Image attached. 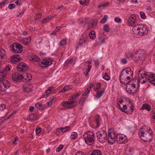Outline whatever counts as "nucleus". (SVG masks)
<instances>
[{
  "label": "nucleus",
  "instance_id": "f03ea898",
  "mask_svg": "<svg viewBox=\"0 0 155 155\" xmlns=\"http://www.w3.org/2000/svg\"><path fill=\"white\" fill-rule=\"evenodd\" d=\"M138 79L140 83L144 84L147 81L155 86V74H149L147 72L142 71L140 70L138 71Z\"/></svg>",
  "mask_w": 155,
  "mask_h": 155
},
{
  "label": "nucleus",
  "instance_id": "f704fd0d",
  "mask_svg": "<svg viewBox=\"0 0 155 155\" xmlns=\"http://www.w3.org/2000/svg\"><path fill=\"white\" fill-rule=\"evenodd\" d=\"M90 155H102L101 152L98 150H94Z\"/></svg>",
  "mask_w": 155,
  "mask_h": 155
},
{
  "label": "nucleus",
  "instance_id": "dca6fc26",
  "mask_svg": "<svg viewBox=\"0 0 155 155\" xmlns=\"http://www.w3.org/2000/svg\"><path fill=\"white\" fill-rule=\"evenodd\" d=\"M88 39L87 35L86 34H84L80 39L78 45L81 46L84 45L88 41Z\"/></svg>",
  "mask_w": 155,
  "mask_h": 155
},
{
  "label": "nucleus",
  "instance_id": "0eeeda50",
  "mask_svg": "<svg viewBox=\"0 0 155 155\" xmlns=\"http://www.w3.org/2000/svg\"><path fill=\"white\" fill-rule=\"evenodd\" d=\"M97 137L99 141L104 142L105 140H108V137L106 131L104 130H101L97 132L96 133Z\"/></svg>",
  "mask_w": 155,
  "mask_h": 155
},
{
  "label": "nucleus",
  "instance_id": "9d476101",
  "mask_svg": "<svg viewBox=\"0 0 155 155\" xmlns=\"http://www.w3.org/2000/svg\"><path fill=\"white\" fill-rule=\"evenodd\" d=\"M127 85L126 90L128 93L133 94L137 92V89L136 87L135 84H130V82H129Z\"/></svg>",
  "mask_w": 155,
  "mask_h": 155
},
{
  "label": "nucleus",
  "instance_id": "864d4df0",
  "mask_svg": "<svg viewBox=\"0 0 155 155\" xmlns=\"http://www.w3.org/2000/svg\"><path fill=\"white\" fill-rule=\"evenodd\" d=\"M109 27L108 25H105L103 28V30L104 31L107 32L109 31Z\"/></svg>",
  "mask_w": 155,
  "mask_h": 155
},
{
  "label": "nucleus",
  "instance_id": "e433bc0d",
  "mask_svg": "<svg viewBox=\"0 0 155 155\" xmlns=\"http://www.w3.org/2000/svg\"><path fill=\"white\" fill-rule=\"evenodd\" d=\"M101 87V83H97L96 84V85L94 87V90L95 91H98V90Z\"/></svg>",
  "mask_w": 155,
  "mask_h": 155
},
{
  "label": "nucleus",
  "instance_id": "13d9d810",
  "mask_svg": "<svg viewBox=\"0 0 155 155\" xmlns=\"http://www.w3.org/2000/svg\"><path fill=\"white\" fill-rule=\"evenodd\" d=\"M63 147V146L62 145H60L56 149V151L57 152H59Z\"/></svg>",
  "mask_w": 155,
  "mask_h": 155
},
{
  "label": "nucleus",
  "instance_id": "49530a36",
  "mask_svg": "<svg viewBox=\"0 0 155 155\" xmlns=\"http://www.w3.org/2000/svg\"><path fill=\"white\" fill-rule=\"evenodd\" d=\"M96 26V24L94 22H91L89 24L88 28H93Z\"/></svg>",
  "mask_w": 155,
  "mask_h": 155
},
{
  "label": "nucleus",
  "instance_id": "ddd939ff",
  "mask_svg": "<svg viewBox=\"0 0 155 155\" xmlns=\"http://www.w3.org/2000/svg\"><path fill=\"white\" fill-rule=\"evenodd\" d=\"M121 74L122 75L124 74L125 75L124 76H127V78L130 79L133 77V72L130 68H128L123 70Z\"/></svg>",
  "mask_w": 155,
  "mask_h": 155
},
{
  "label": "nucleus",
  "instance_id": "423d86ee",
  "mask_svg": "<svg viewBox=\"0 0 155 155\" xmlns=\"http://www.w3.org/2000/svg\"><path fill=\"white\" fill-rule=\"evenodd\" d=\"M122 136H123V135L120 134H118L116 135L114 132L109 133L108 136V142L109 143L112 145L115 143L116 140L119 141Z\"/></svg>",
  "mask_w": 155,
  "mask_h": 155
},
{
  "label": "nucleus",
  "instance_id": "c756f323",
  "mask_svg": "<svg viewBox=\"0 0 155 155\" xmlns=\"http://www.w3.org/2000/svg\"><path fill=\"white\" fill-rule=\"evenodd\" d=\"M54 16L50 15L47 17L45 18L42 21V22L43 23H46L51 21V19L54 18Z\"/></svg>",
  "mask_w": 155,
  "mask_h": 155
},
{
  "label": "nucleus",
  "instance_id": "412c9836",
  "mask_svg": "<svg viewBox=\"0 0 155 155\" xmlns=\"http://www.w3.org/2000/svg\"><path fill=\"white\" fill-rule=\"evenodd\" d=\"M28 57L30 60L32 61L38 62L39 61V58L32 53L28 54Z\"/></svg>",
  "mask_w": 155,
  "mask_h": 155
},
{
  "label": "nucleus",
  "instance_id": "5701e85b",
  "mask_svg": "<svg viewBox=\"0 0 155 155\" xmlns=\"http://www.w3.org/2000/svg\"><path fill=\"white\" fill-rule=\"evenodd\" d=\"M32 88V86L31 84H25L23 86V90L25 92L29 93L31 92Z\"/></svg>",
  "mask_w": 155,
  "mask_h": 155
},
{
  "label": "nucleus",
  "instance_id": "9b49d317",
  "mask_svg": "<svg viewBox=\"0 0 155 155\" xmlns=\"http://www.w3.org/2000/svg\"><path fill=\"white\" fill-rule=\"evenodd\" d=\"M137 52L134 54V60L137 61L139 60H141L145 56V53L143 51L139 50L136 51Z\"/></svg>",
  "mask_w": 155,
  "mask_h": 155
},
{
  "label": "nucleus",
  "instance_id": "393cba45",
  "mask_svg": "<svg viewBox=\"0 0 155 155\" xmlns=\"http://www.w3.org/2000/svg\"><path fill=\"white\" fill-rule=\"evenodd\" d=\"M24 75L23 76V80H26L27 81H29L30 80H31L32 79V76L31 75V74H28L27 73L25 72L23 73Z\"/></svg>",
  "mask_w": 155,
  "mask_h": 155
},
{
  "label": "nucleus",
  "instance_id": "603ef678",
  "mask_svg": "<svg viewBox=\"0 0 155 155\" xmlns=\"http://www.w3.org/2000/svg\"><path fill=\"white\" fill-rule=\"evenodd\" d=\"M103 78L106 81H108L110 80V78L109 76L106 73H105L104 75L103 76Z\"/></svg>",
  "mask_w": 155,
  "mask_h": 155
},
{
  "label": "nucleus",
  "instance_id": "338daca9",
  "mask_svg": "<svg viewBox=\"0 0 155 155\" xmlns=\"http://www.w3.org/2000/svg\"><path fill=\"white\" fill-rule=\"evenodd\" d=\"M94 62L95 63V65L96 66H98L99 64V62L98 60H94Z\"/></svg>",
  "mask_w": 155,
  "mask_h": 155
},
{
  "label": "nucleus",
  "instance_id": "a878e982",
  "mask_svg": "<svg viewBox=\"0 0 155 155\" xmlns=\"http://www.w3.org/2000/svg\"><path fill=\"white\" fill-rule=\"evenodd\" d=\"M31 40V37H29L22 39L21 41V42L23 45H27L30 43Z\"/></svg>",
  "mask_w": 155,
  "mask_h": 155
},
{
  "label": "nucleus",
  "instance_id": "39448f33",
  "mask_svg": "<svg viewBox=\"0 0 155 155\" xmlns=\"http://www.w3.org/2000/svg\"><path fill=\"white\" fill-rule=\"evenodd\" d=\"M83 138L85 143L89 146L92 145L94 142V134L91 131H86L83 135Z\"/></svg>",
  "mask_w": 155,
  "mask_h": 155
},
{
  "label": "nucleus",
  "instance_id": "79ce46f5",
  "mask_svg": "<svg viewBox=\"0 0 155 155\" xmlns=\"http://www.w3.org/2000/svg\"><path fill=\"white\" fill-rule=\"evenodd\" d=\"M100 115H97L95 118L96 123L97 124L96 127H98L100 124H99V120L100 118Z\"/></svg>",
  "mask_w": 155,
  "mask_h": 155
},
{
  "label": "nucleus",
  "instance_id": "f8f14e48",
  "mask_svg": "<svg viewBox=\"0 0 155 155\" xmlns=\"http://www.w3.org/2000/svg\"><path fill=\"white\" fill-rule=\"evenodd\" d=\"M148 32L147 26L144 25L140 24L139 31L138 33L140 36H143L146 35Z\"/></svg>",
  "mask_w": 155,
  "mask_h": 155
},
{
  "label": "nucleus",
  "instance_id": "bb28decb",
  "mask_svg": "<svg viewBox=\"0 0 155 155\" xmlns=\"http://www.w3.org/2000/svg\"><path fill=\"white\" fill-rule=\"evenodd\" d=\"M134 152V149L131 147H127L125 150V153L128 155H132Z\"/></svg>",
  "mask_w": 155,
  "mask_h": 155
},
{
  "label": "nucleus",
  "instance_id": "052dcab7",
  "mask_svg": "<svg viewBox=\"0 0 155 155\" xmlns=\"http://www.w3.org/2000/svg\"><path fill=\"white\" fill-rule=\"evenodd\" d=\"M15 5L14 4H11L8 5V8L10 9H12L15 7Z\"/></svg>",
  "mask_w": 155,
  "mask_h": 155
},
{
  "label": "nucleus",
  "instance_id": "473e14b6",
  "mask_svg": "<svg viewBox=\"0 0 155 155\" xmlns=\"http://www.w3.org/2000/svg\"><path fill=\"white\" fill-rule=\"evenodd\" d=\"M142 109L143 110L146 109L148 111H149L151 109L150 106L147 104H144L142 107Z\"/></svg>",
  "mask_w": 155,
  "mask_h": 155
},
{
  "label": "nucleus",
  "instance_id": "1a4fd4ad",
  "mask_svg": "<svg viewBox=\"0 0 155 155\" xmlns=\"http://www.w3.org/2000/svg\"><path fill=\"white\" fill-rule=\"evenodd\" d=\"M11 48L12 52L14 53H20L22 51V47L19 43H13L11 46Z\"/></svg>",
  "mask_w": 155,
  "mask_h": 155
},
{
  "label": "nucleus",
  "instance_id": "7ed1b4c3",
  "mask_svg": "<svg viewBox=\"0 0 155 155\" xmlns=\"http://www.w3.org/2000/svg\"><path fill=\"white\" fill-rule=\"evenodd\" d=\"M81 93H76L73 94L70 97V99L68 101L62 103V105L64 107L69 108H72L77 105L75 100L81 95Z\"/></svg>",
  "mask_w": 155,
  "mask_h": 155
},
{
  "label": "nucleus",
  "instance_id": "a211bd4d",
  "mask_svg": "<svg viewBox=\"0 0 155 155\" xmlns=\"http://www.w3.org/2000/svg\"><path fill=\"white\" fill-rule=\"evenodd\" d=\"M10 70L9 66H7V67L3 70L0 71V81L3 79H5L4 78H5L7 73V71H9Z\"/></svg>",
  "mask_w": 155,
  "mask_h": 155
},
{
  "label": "nucleus",
  "instance_id": "4d7b16f0",
  "mask_svg": "<svg viewBox=\"0 0 155 155\" xmlns=\"http://www.w3.org/2000/svg\"><path fill=\"white\" fill-rule=\"evenodd\" d=\"M114 20L116 22L118 23H120L121 21V19L117 17H115L114 18Z\"/></svg>",
  "mask_w": 155,
  "mask_h": 155
},
{
  "label": "nucleus",
  "instance_id": "ea45409f",
  "mask_svg": "<svg viewBox=\"0 0 155 155\" xmlns=\"http://www.w3.org/2000/svg\"><path fill=\"white\" fill-rule=\"evenodd\" d=\"M55 98L54 96L52 97V98L50 100V102H47V104L48 106L50 107L52 105L53 102Z\"/></svg>",
  "mask_w": 155,
  "mask_h": 155
},
{
  "label": "nucleus",
  "instance_id": "680f3d73",
  "mask_svg": "<svg viewBox=\"0 0 155 155\" xmlns=\"http://www.w3.org/2000/svg\"><path fill=\"white\" fill-rule=\"evenodd\" d=\"M64 87L65 88V90L67 91L72 88L71 86L69 85L65 86Z\"/></svg>",
  "mask_w": 155,
  "mask_h": 155
},
{
  "label": "nucleus",
  "instance_id": "de8ad7c7",
  "mask_svg": "<svg viewBox=\"0 0 155 155\" xmlns=\"http://www.w3.org/2000/svg\"><path fill=\"white\" fill-rule=\"evenodd\" d=\"M66 40L65 39H62L59 42V45L60 46H63L66 44Z\"/></svg>",
  "mask_w": 155,
  "mask_h": 155
},
{
  "label": "nucleus",
  "instance_id": "72a5a7b5",
  "mask_svg": "<svg viewBox=\"0 0 155 155\" xmlns=\"http://www.w3.org/2000/svg\"><path fill=\"white\" fill-rule=\"evenodd\" d=\"M5 50L0 48V56L2 59H3L5 56Z\"/></svg>",
  "mask_w": 155,
  "mask_h": 155
},
{
  "label": "nucleus",
  "instance_id": "69168bd1",
  "mask_svg": "<svg viewBox=\"0 0 155 155\" xmlns=\"http://www.w3.org/2000/svg\"><path fill=\"white\" fill-rule=\"evenodd\" d=\"M79 2L80 4L81 5H87V3H85V2H84L81 0H79Z\"/></svg>",
  "mask_w": 155,
  "mask_h": 155
},
{
  "label": "nucleus",
  "instance_id": "b1692460",
  "mask_svg": "<svg viewBox=\"0 0 155 155\" xmlns=\"http://www.w3.org/2000/svg\"><path fill=\"white\" fill-rule=\"evenodd\" d=\"M38 114L37 113H31L29 115V117L27 119L28 120H31L32 122H36L35 121L38 119Z\"/></svg>",
  "mask_w": 155,
  "mask_h": 155
},
{
  "label": "nucleus",
  "instance_id": "6ab92c4d",
  "mask_svg": "<svg viewBox=\"0 0 155 155\" xmlns=\"http://www.w3.org/2000/svg\"><path fill=\"white\" fill-rule=\"evenodd\" d=\"M125 74L122 75L120 74V83L123 84H127L130 82L129 81H128V80H130V79L128 78L127 77V76H124Z\"/></svg>",
  "mask_w": 155,
  "mask_h": 155
},
{
  "label": "nucleus",
  "instance_id": "2eb2a0df",
  "mask_svg": "<svg viewBox=\"0 0 155 155\" xmlns=\"http://www.w3.org/2000/svg\"><path fill=\"white\" fill-rule=\"evenodd\" d=\"M23 75L18 73H16L12 75V79L13 81L16 82L21 81L23 80Z\"/></svg>",
  "mask_w": 155,
  "mask_h": 155
},
{
  "label": "nucleus",
  "instance_id": "37998d69",
  "mask_svg": "<svg viewBox=\"0 0 155 155\" xmlns=\"http://www.w3.org/2000/svg\"><path fill=\"white\" fill-rule=\"evenodd\" d=\"M78 136V134L74 132H72L71 136V138L72 139H75Z\"/></svg>",
  "mask_w": 155,
  "mask_h": 155
},
{
  "label": "nucleus",
  "instance_id": "3c124183",
  "mask_svg": "<svg viewBox=\"0 0 155 155\" xmlns=\"http://www.w3.org/2000/svg\"><path fill=\"white\" fill-rule=\"evenodd\" d=\"M107 18V15H105L104 18H102L101 20V23H104L106 21Z\"/></svg>",
  "mask_w": 155,
  "mask_h": 155
},
{
  "label": "nucleus",
  "instance_id": "0e129e2a",
  "mask_svg": "<svg viewBox=\"0 0 155 155\" xmlns=\"http://www.w3.org/2000/svg\"><path fill=\"white\" fill-rule=\"evenodd\" d=\"M18 140V138L17 137H15V139L13 141L12 143L15 144H17V141Z\"/></svg>",
  "mask_w": 155,
  "mask_h": 155
},
{
  "label": "nucleus",
  "instance_id": "6e6d98bb",
  "mask_svg": "<svg viewBox=\"0 0 155 155\" xmlns=\"http://www.w3.org/2000/svg\"><path fill=\"white\" fill-rule=\"evenodd\" d=\"M141 18L142 19H144L146 18V16L145 13L143 12H141L140 13Z\"/></svg>",
  "mask_w": 155,
  "mask_h": 155
},
{
  "label": "nucleus",
  "instance_id": "774afa93",
  "mask_svg": "<svg viewBox=\"0 0 155 155\" xmlns=\"http://www.w3.org/2000/svg\"><path fill=\"white\" fill-rule=\"evenodd\" d=\"M34 108L32 106H31L29 107V110L30 112H32L34 110Z\"/></svg>",
  "mask_w": 155,
  "mask_h": 155
},
{
  "label": "nucleus",
  "instance_id": "4c0bfd02",
  "mask_svg": "<svg viewBox=\"0 0 155 155\" xmlns=\"http://www.w3.org/2000/svg\"><path fill=\"white\" fill-rule=\"evenodd\" d=\"M54 89V87H49L48 89L45 91V93L46 94H49L51 93L52 91Z\"/></svg>",
  "mask_w": 155,
  "mask_h": 155
},
{
  "label": "nucleus",
  "instance_id": "bf43d9fd",
  "mask_svg": "<svg viewBox=\"0 0 155 155\" xmlns=\"http://www.w3.org/2000/svg\"><path fill=\"white\" fill-rule=\"evenodd\" d=\"M75 155H85V154L82 151H79L76 153Z\"/></svg>",
  "mask_w": 155,
  "mask_h": 155
},
{
  "label": "nucleus",
  "instance_id": "a18cd8bd",
  "mask_svg": "<svg viewBox=\"0 0 155 155\" xmlns=\"http://www.w3.org/2000/svg\"><path fill=\"white\" fill-rule=\"evenodd\" d=\"M140 26V24L138 25H135V26H134L133 28V30L134 31H138L137 32L138 33V31H139Z\"/></svg>",
  "mask_w": 155,
  "mask_h": 155
},
{
  "label": "nucleus",
  "instance_id": "7c9ffc66",
  "mask_svg": "<svg viewBox=\"0 0 155 155\" xmlns=\"http://www.w3.org/2000/svg\"><path fill=\"white\" fill-rule=\"evenodd\" d=\"M121 138L119 140V143H124L127 141V137L123 135V136L121 137Z\"/></svg>",
  "mask_w": 155,
  "mask_h": 155
},
{
  "label": "nucleus",
  "instance_id": "09e8293b",
  "mask_svg": "<svg viewBox=\"0 0 155 155\" xmlns=\"http://www.w3.org/2000/svg\"><path fill=\"white\" fill-rule=\"evenodd\" d=\"M90 92V90H89L88 88H86L85 91L83 92V95L84 96H88V94Z\"/></svg>",
  "mask_w": 155,
  "mask_h": 155
},
{
  "label": "nucleus",
  "instance_id": "58836bf2",
  "mask_svg": "<svg viewBox=\"0 0 155 155\" xmlns=\"http://www.w3.org/2000/svg\"><path fill=\"white\" fill-rule=\"evenodd\" d=\"M134 55H133V54L130 52H129L127 53H125V56L128 58H134Z\"/></svg>",
  "mask_w": 155,
  "mask_h": 155
},
{
  "label": "nucleus",
  "instance_id": "aec40b11",
  "mask_svg": "<svg viewBox=\"0 0 155 155\" xmlns=\"http://www.w3.org/2000/svg\"><path fill=\"white\" fill-rule=\"evenodd\" d=\"M136 17L134 14L131 15L127 21V24L130 26H133L135 22Z\"/></svg>",
  "mask_w": 155,
  "mask_h": 155
},
{
  "label": "nucleus",
  "instance_id": "f3484780",
  "mask_svg": "<svg viewBox=\"0 0 155 155\" xmlns=\"http://www.w3.org/2000/svg\"><path fill=\"white\" fill-rule=\"evenodd\" d=\"M18 70L20 71H26L28 69L27 65L23 62L19 63L17 66Z\"/></svg>",
  "mask_w": 155,
  "mask_h": 155
},
{
  "label": "nucleus",
  "instance_id": "4be33fe9",
  "mask_svg": "<svg viewBox=\"0 0 155 155\" xmlns=\"http://www.w3.org/2000/svg\"><path fill=\"white\" fill-rule=\"evenodd\" d=\"M20 60V57L17 54H14L11 57V62L13 64H15L17 62L19 61Z\"/></svg>",
  "mask_w": 155,
  "mask_h": 155
},
{
  "label": "nucleus",
  "instance_id": "c9c22d12",
  "mask_svg": "<svg viewBox=\"0 0 155 155\" xmlns=\"http://www.w3.org/2000/svg\"><path fill=\"white\" fill-rule=\"evenodd\" d=\"M89 36L92 39H94L96 37L95 32L94 31L90 32L89 34Z\"/></svg>",
  "mask_w": 155,
  "mask_h": 155
},
{
  "label": "nucleus",
  "instance_id": "20e7f679",
  "mask_svg": "<svg viewBox=\"0 0 155 155\" xmlns=\"http://www.w3.org/2000/svg\"><path fill=\"white\" fill-rule=\"evenodd\" d=\"M123 101V100L122 99L117 100L116 102L117 107L123 112L127 114H132L134 111L133 105L131 103L130 104L129 106H127L126 104H123L122 107L120 106V104Z\"/></svg>",
  "mask_w": 155,
  "mask_h": 155
},
{
  "label": "nucleus",
  "instance_id": "c03bdc74",
  "mask_svg": "<svg viewBox=\"0 0 155 155\" xmlns=\"http://www.w3.org/2000/svg\"><path fill=\"white\" fill-rule=\"evenodd\" d=\"M8 0H5L0 3V7L2 8L5 6V5H7L8 3Z\"/></svg>",
  "mask_w": 155,
  "mask_h": 155
},
{
  "label": "nucleus",
  "instance_id": "a19ab883",
  "mask_svg": "<svg viewBox=\"0 0 155 155\" xmlns=\"http://www.w3.org/2000/svg\"><path fill=\"white\" fill-rule=\"evenodd\" d=\"M70 128V127H66L64 128H61L59 129L62 133H64L68 130Z\"/></svg>",
  "mask_w": 155,
  "mask_h": 155
},
{
  "label": "nucleus",
  "instance_id": "e2e57ef3",
  "mask_svg": "<svg viewBox=\"0 0 155 155\" xmlns=\"http://www.w3.org/2000/svg\"><path fill=\"white\" fill-rule=\"evenodd\" d=\"M121 62L123 64H125L126 63L127 61L125 58H122L121 59Z\"/></svg>",
  "mask_w": 155,
  "mask_h": 155
},
{
  "label": "nucleus",
  "instance_id": "4468645a",
  "mask_svg": "<svg viewBox=\"0 0 155 155\" xmlns=\"http://www.w3.org/2000/svg\"><path fill=\"white\" fill-rule=\"evenodd\" d=\"M52 63V60L50 58L43 59L41 64H39V68H43L47 67L51 65Z\"/></svg>",
  "mask_w": 155,
  "mask_h": 155
},
{
  "label": "nucleus",
  "instance_id": "8fccbe9b",
  "mask_svg": "<svg viewBox=\"0 0 155 155\" xmlns=\"http://www.w3.org/2000/svg\"><path fill=\"white\" fill-rule=\"evenodd\" d=\"M6 106L4 104H0V110L3 111L6 108Z\"/></svg>",
  "mask_w": 155,
  "mask_h": 155
},
{
  "label": "nucleus",
  "instance_id": "5fc2aeb1",
  "mask_svg": "<svg viewBox=\"0 0 155 155\" xmlns=\"http://www.w3.org/2000/svg\"><path fill=\"white\" fill-rule=\"evenodd\" d=\"M91 65L89 64L87 66V69L86 71V73H85L84 74L85 75H87L89 72L91 70Z\"/></svg>",
  "mask_w": 155,
  "mask_h": 155
},
{
  "label": "nucleus",
  "instance_id": "c85d7f7f",
  "mask_svg": "<svg viewBox=\"0 0 155 155\" xmlns=\"http://www.w3.org/2000/svg\"><path fill=\"white\" fill-rule=\"evenodd\" d=\"M104 90L103 89L100 91H95L96 92V95H95L96 97L97 98H99L101 97L104 93Z\"/></svg>",
  "mask_w": 155,
  "mask_h": 155
},
{
  "label": "nucleus",
  "instance_id": "2f4dec72",
  "mask_svg": "<svg viewBox=\"0 0 155 155\" xmlns=\"http://www.w3.org/2000/svg\"><path fill=\"white\" fill-rule=\"evenodd\" d=\"M98 38L101 43H103L105 42L106 38L103 34H101L98 35Z\"/></svg>",
  "mask_w": 155,
  "mask_h": 155
},
{
  "label": "nucleus",
  "instance_id": "f257e3e1",
  "mask_svg": "<svg viewBox=\"0 0 155 155\" xmlns=\"http://www.w3.org/2000/svg\"><path fill=\"white\" fill-rule=\"evenodd\" d=\"M138 134L140 137L145 142H150L153 139L152 130L146 126H144L140 128Z\"/></svg>",
  "mask_w": 155,
  "mask_h": 155
},
{
  "label": "nucleus",
  "instance_id": "cd10ccee",
  "mask_svg": "<svg viewBox=\"0 0 155 155\" xmlns=\"http://www.w3.org/2000/svg\"><path fill=\"white\" fill-rule=\"evenodd\" d=\"M75 58L68 59L66 61V64L68 65L70 64L73 65L75 62Z\"/></svg>",
  "mask_w": 155,
  "mask_h": 155
},
{
  "label": "nucleus",
  "instance_id": "6e6552de",
  "mask_svg": "<svg viewBox=\"0 0 155 155\" xmlns=\"http://www.w3.org/2000/svg\"><path fill=\"white\" fill-rule=\"evenodd\" d=\"M10 86V83L6 79L0 81V90L2 91H6Z\"/></svg>",
  "mask_w": 155,
  "mask_h": 155
}]
</instances>
